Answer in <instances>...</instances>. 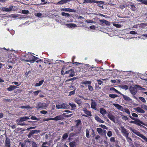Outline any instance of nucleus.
I'll return each mask as SVG.
<instances>
[{"label": "nucleus", "instance_id": "1", "mask_svg": "<svg viewBox=\"0 0 147 147\" xmlns=\"http://www.w3.org/2000/svg\"><path fill=\"white\" fill-rule=\"evenodd\" d=\"M120 128L121 129V131L123 135L125 136L127 140V141L129 142V144L131 146L132 145L134 146V145L133 144L132 139L129 137V133L127 129L124 127L123 126H121Z\"/></svg>", "mask_w": 147, "mask_h": 147}, {"label": "nucleus", "instance_id": "2", "mask_svg": "<svg viewBox=\"0 0 147 147\" xmlns=\"http://www.w3.org/2000/svg\"><path fill=\"white\" fill-rule=\"evenodd\" d=\"M74 122L76 123V125L73 126L72 128H76L77 129L76 130L78 131V133H80L82 129V123L81 121L79 119L75 120Z\"/></svg>", "mask_w": 147, "mask_h": 147}, {"label": "nucleus", "instance_id": "3", "mask_svg": "<svg viewBox=\"0 0 147 147\" xmlns=\"http://www.w3.org/2000/svg\"><path fill=\"white\" fill-rule=\"evenodd\" d=\"M129 129L134 134L143 139L144 140V141L146 142V144H147V138H146L145 136L141 134L138 131L134 129H132V128L130 127Z\"/></svg>", "mask_w": 147, "mask_h": 147}, {"label": "nucleus", "instance_id": "4", "mask_svg": "<svg viewBox=\"0 0 147 147\" xmlns=\"http://www.w3.org/2000/svg\"><path fill=\"white\" fill-rule=\"evenodd\" d=\"M72 115L71 114L67 115L66 113H63L61 115L56 116L54 118H53V120L55 121L62 120L64 119L65 117L67 118L71 117Z\"/></svg>", "mask_w": 147, "mask_h": 147}, {"label": "nucleus", "instance_id": "5", "mask_svg": "<svg viewBox=\"0 0 147 147\" xmlns=\"http://www.w3.org/2000/svg\"><path fill=\"white\" fill-rule=\"evenodd\" d=\"M32 55L29 53L28 54H24L22 55L21 59L23 60L31 62V59H32Z\"/></svg>", "mask_w": 147, "mask_h": 147}, {"label": "nucleus", "instance_id": "6", "mask_svg": "<svg viewBox=\"0 0 147 147\" xmlns=\"http://www.w3.org/2000/svg\"><path fill=\"white\" fill-rule=\"evenodd\" d=\"M138 88L135 86L134 87L130 86L129 87V90L130 93L133 95L132 97L134 98L137 99V98L134 95L137 93Z\"/></svg>", "mask_w": 147, "mask_h": 147}, {"label": "nucleus", "instance_id": "7", "mask_svg": "<svg viewBox=\"0 0 147 147\" xmlns=\"http://www.w3.org/2000/svg\"><path fill=\"white\" fill-rule=\"evenodd\" d=\"M129 117L132 120L135 121L136 122L135 124H136L138 125L139 126L141 127L143 126L141 124L144 125H145L143 121H140V120L139 119L135 118L132 117L131 115L129 116Z\"/></svg>", "mask_w": 147, "mask_h": 147}, {"label": "nucleus", "instance_id": "8", "mask_svg": "<svg viewBox=\"0 0 147 147\" xmlns=\"http://www.w3.org/2000/svg\"><path fill=\"white\" fill-rule=\"evenodd\" d=\"M46 107V104L45 103H42L41 102H39L37 103L35 108L37 109H45Z\"/></svg>", "mask_w": 147, "mask_h": 147}, {"label": "nucleus", "instance_id": "9", "mask_svg": "<svg viewBox=\"0 0 147 147\" xmlns=\"http://www.w3.org/2000/svg\"><path fill=\"white\" fill-rule=\"evenodd\" d=\"M32 59H31V61L30 63H34V61H36V63H38L40 62L41 63L42 62V63L43 62V59H39L38 60H37L38 59H39L38 58L35 57L33 55H32Z\"/></svg>", "mask_w": 147, "mask_h": 147}, {"label": "nucleus", "instance_id": "10", "mask_svg": "<svg viewBox=\"0 0 147 147\" xmlns=\"http://www.w3.org/2000/svg\"><path fill=\"white\" fill-rule=\"evenodd\" d=\"M110 141L111 142H113L115 143V146L116 147H120L118 145L119 141L118 140H115V138L112 137L110 138Z\"/></svg>", "mask_w": 147, "mask_h": 147}, {"label": "nucleus", "instance_id": "11", "mask_svg": "<svg viewBox=\"0 0 147 147\" xmlns=\"http://www.w3.org/2000/svg\"><path fill=\"white\" fill-rule=\"evenodd\" d=\"M21 84V83H20L17 86L11 85L10 86L7 88V90L9 91L13 90L16 88H18V86H20Z\"/></svg>", "mask_w": 147, "mask_h": 147}, {"label": "nucleus", "instance_id": "12", "mask_svg": "<svg viewBox=\"0 0 147 147\" xmlns=\"http://www.w3.org/2000/svg\"><path fill=\"white\" fill-rule=\"evenodd\" d=\"M29 119H30L27 116L21 117L17 121V122L19 123L20 122H23Z\"/></svg>", "mask_w": 147, "mask_h": 147}, {"label": "nucleus", "instance_id": "13", "mask_svg": "<svg viewBox=\"0 0 147 147\" xmlns=\"http://www.w3.org/2000/svg\"><path fill=\"white\" fill-rule=\"evenodd\" d=\"M39 130H33L31 131L28 134V136L29 138H30L34 134L36 133H38L40 132Z\"/></svg>", "mask_w": 147, "mask_h": 147}, {"label": "nucleus", "instance_id": "14", "mask_svg": "<svg viewBox=\"0 0 147 147\" xmlns=\"http://www.w3.org/2000/svg\"><path fill=\"white\" fill-rule=\"evenodd\" d=\"M10 145L9 139L7 137H6L5 144V147H10Z\"/></svg>", "mask_w": 147, "mask_h": 147}, {"label": "nucleus", "instance_id": "15", "mask_svg": "<svg viewBox=\"0 0 147 147\" xmlns=\"http://www.w3.org/2000/svg\"><path fill=\"white\" fill-rule=\"evenodd\" d=\"M134 110L138 113H144L145 112V111L144 110L140 107H137L135 108Z\"/></svg>", "mask_w": 147, "mask_h": 147}, {"label": "nucleus", "instance_id": "16", "mask_svg": "<svg viewBox=\"0 0 147 147\" xmlns=\"http://www.w3.org/2000/svg\"><path fill=\"white\" fill-rule=\"evenodd\" d=\"M69 87L70 88L72 87L73 88V89H71V90H74L73 91H71L69 92V96H70L75 94V92L76 90V88L75 86H72V85L69 86Z\"/></svg>", "mask_w": 147, "mask_h": 147}, {"label": "nucleus", "instance_id": "17", "mask_svg": "<svg viewBox=\"0 0 147 147\" xmlns=\"http://www.w3.org/2000/svg\"><path fill=\"white\" fill-rule=\"evenodd\" d=\"M61 11H69L72 12L76 13V10L75 9H72L69 8H63Z\"/></svg>", "mask_w": 147, "mask_h": 147}, {"label": "nucleus", "instance_id": "18", "mask_svg": "<svg viewBox=\"0 0 147 147\" xmlns=\"http://www.w3.org/2000/svg\"><path fill=\"white\" fill-rule=\"evenodd\" d=\"M74 102L78 104L79 106L81 105L82 101L81 100L78 98H76L74 99Z\"/></svg>", "mask_w": 147, "mask_h": 147}, {"label": "nucleus", "instance_id": "19", "mask_svg": "<svg viewBox=\"0 0 147 147\" xmlns=\"http://www.w3.org/2000/svg\"><path fill=\"white\" fill-rule=\"evenodd\" d=\"M108 117L113 122H115V117L112 114L109 113L107 115Z\"/></svg>", "mask_w": 147, "mask_h": 147}, {"label": "nucleus", "instance_id": "20", "mask_svg": "<svg viewBox=\"0 0 147 147\" xmlns=\"http://www.w3.org/2000/svg\"><path fill=\"white\" fill-rule=\"evenodd\" d=\"M95 119L97 121L100 123H103L105 122L104 121L102 120L99 117H98L97 115L95 116Z\"/></svg>", "mask_w": 147, "mask_h": 147}, {"label": "nucleus", "instance_id": "21", "mask_svg": "<svg viewBox=\"0 0 147 147\" xmlns=\"http://www.w3.org/2000/svg\"><path fill=\"white\" fill-rule=\"evenodd\" d=\"M13 8V6H10L9 7V8L4 7L3 8V10L6 12L10 11H12Z\"/></svg>", "mask_w": 147, "mask_h": 147}, {"label": "nucleus", "instance_id": "22", "mask_svg": "<svg viewBox=\"0 0 147 147\" xmlns=\"http://www.w3.org/2000/svg\"><path fill=\"white\" fill-rule=\"evenodd\" d=\"M71 0H61L58 2L57 4L59 5L63 4L66 3L68 1H70Z\"/></svg>", "mask_w": 147, "mask_h": 147}, {"label": "nucleus", "instance_id": "23", "mask_svg": "<svg viewBox=\"0 0 147 147\" xmlns=\"http://www.w3.org/2000/svg\"><path fill=\"white\" fill-rule=\"evenodd\" d=\"M91 2H90V3H96L97 4L100 3V4H104L105 2L103 1H96L95 0H90Z\"/></svg>", "mask_w": 147, "mask_h": 147}, {"label": "nucleus", "instance_id": "24", "mask_svg": "<svg viewBox=\"0 0 147 147\" xmlns=\"http://www.w3.org/2000/svg\"><path fill=\"white\" fill-rule=\"evenodd\" d=\"M69 28H72V27H76L77 26V25L76 24H65Z\"/></svg>", "mask_w": 147, "mask_h": 147}, {"label": "nucleus", "instance_id": "25", "mask_svg": "<svg viewBox=\"0 0 147 147\" xmlns=\"http://www.w3.org/2000/svg\"><path fill=\"white\" fill-rule=\"evenodd\" d=\"M121 95L123 96L124 100L125 101H129L131 100V99L127 96H125L123 94H121Z\"/></svg>", "mask_w": 147, "mask_h": 147}, {"label": "nucleus", "instance_id": "26", "mask_svg": "<svg viewBox=\"0 0 147 147\" xmlns=\"http://www.w3.org/2000/svg\"><path fill=\"white\" fill-rule=\"evenodd\" d=\"M100 113L102 115L106 114L107 113L106 110L105 109L102 108H100Z\"/></svg>", "mask_w": 147, "mask_h": 147}, {"label": "nucleus", "instance_id": "27", "mask_svg": "<svg viewBox=\"0 0 147 147\" xmlns=\"http://www.w3.org/2000/svg\"><path fill=\"white\" fill-rule=\"evenodd\" d=\"M96 102H92L91 104V108L93 109L96 110Z\"/></svg>", "mask_w": 147, "mask_h": 147}, {"label": "nucleus", "instance_id": "28", "mask_svg": "<svg viewBox=\"0 0 147 147\" xmlns=\"http://www.w3.org/2000/svg\"><path fill=\"white\" fill-rule=\"evenodd\" d=\"M80 134V133H78V131H77V130H76L75 131V133L73 132V133H71L69 134V139L73 137L74 136H75L76 134Z\"/></svg>", "mask_w": 147, "mask_h": 147}, {"label": "nucleus", "instance_id": "29", "mask_svg": "<svg viewBox=\"0 0 147 147\" xmlns=\"http://www.w3.org/2000/svg\"><path fill=\"white\" fill-rule=\"evenodd\" d=\"M61 109H67L68 107H69V106L67 104L65 103H62L61 104Z\"/></svg>", "mask_w": 147, "mask_h": 147}, {"label": "nucleus", "instance_id": "30", "mask_svg": "<svg viewBox=\"0 0 147 147\" xmlns=\"http://www.w3.org/2000/svg\"><path fill=\"white\" fill-rule=\"evenodd\" d=\"M70 72L69 73V77H72L74 76L75 75L74 70L72 69H70Z\"/></svg>", "mask_w": 147, "mask_h": 147}, {"label": "nucleus", "instance_id": "31", "mask_svg": "<svg viewBox=\"0 0 147 147\" xmlns=\"http://www.w3.org/2000/svg\"><path fill=\"white\" fill-rule=\"evenodd\" d=\"M44 80H42L39 81V83H36L35 85L36 87L39 86L41 85L44 82Z\"/></svg>", "mask_w": 147, "mask_h": 147}, {"label": "nucleus", "instance_id": "32", "mask_svg": "<svg viewBox=\"0 0 147 147\" xmlns=\"http://www.w3.org/2000/svg\"><path fill=\"white\" fill-rule=\"evenodd\" d=\"M138 2H140L142 4H144L147 5V0H136Z\"/></svg>", "mask_w": 147, "mask_h": 147}, {"label": "nucleus", "instance_id": "33", "mask_svg": "<svg viewBox=\"0 0 147 147\" xmlns=\"http://www.w3.org/2000/svg\"><path fill=\"white\" fill-rule=\"evenodd\" d=\"M26 144L27 147H32V142L28 140L26 142Z\"/></svg>", "mask_w": 147, "mask_h": 147}, {"label": "nucleus", "instance_id": "34", "mask_svg": "<svg viewBox=\"0 0 147 147\" xmlns=\"http://www.w3.org/2000/svg\"><path fill=\"white\" fill-rule=\"evenodd\" d=\"M69 104L73 109H76V106L75 104L69 103Z\"/></svg>", "mask_w": 147, "mask_h": 147}, {"label": "nucleus", "instance_id": "35", "mask_svg": "<svg viewBox=\"0 0 147 147\" xmlns=\"http://www.w3.org/2000/svg\"><path fill=\"white\" fill-rule=\"evenodd\" d=\"M110 90L112 91H113L116 93L121 94H122L119 91L117 90L116 89L113 87L111 88Z\"/></svg>", "mask_w": 147, "mask_h": 147}, {"label": "nucleus", "instance_id": "36", "mask_svg": "<svg viewBox=\"0 0 147 147\" xmlns=\"http://www.w3.org/2000/svg\"><path fill=\"white\" fill-rule=\"evenodd\" d=\"M131 9L134 11H135L136 10V8L135 6L133 4L130 5Z\"/></svg>", "mask_w": 147, "mask_h": 147}, {"label": "nucleus", "instance_id": "37", "mask_svg": "<svg viewBox=\"0 0 147 147\" xmlns=\"http://www.w3.org/2000/svg\"><path fill=\"white\" fill-rule=\"evenodd\" d=\"M109 97L112 98H115L118 96L117 94H109Z\"/></svg>", "mask_w": 147, "mask_h": 147}, {"label": "nucleus", "instance_id": "38", "mask_svg": "<svg viewBox=\"0 0 147 147\" xmlns=\"http://www.w3.org/2000/svg\"><path fill=\"white\" fill-rule=\"evenodd\" d=\"M85 112L84 113H85L88 116L91 117L92 116L91 112V111H89L88 110H87L86 111H85Z\"/></svg>", "mask_w": 147, "mask_h": 147}, {"label": "nucleus", "instance_id": "39", "mask_svg": "<svg viewBox=\"0 0 147 147\" xmlns=\"http://www.w3.org/2000/svg\"><path fill=\"white\" fill-rule=\"evenodd\" d=\"M113 105L119 110L122 107V106L117 103L114 104Z\"/></svg>", "mask_w": 147, "mask_h": 147}, {"label": "nucleus", "instance_id": "40", "mask_svg": "<svg viewBox=\"0 0 147 147\" xmlns=\"http://www.w3.org/2000/svg\"><path fill=\"white\" fill-rule=\"evenodd\" d=\"M61 15L63 16H65L67 17H68L70 16V15L68 13L63 12L61 13Z\"/></svg>", "mask_w": 147, "mask_h": 147}, {"label": "nucleus", "instance_id": "41", "mask_svg": "<svg viewBox=\"0 0 147 147\" xmlns=\"http://www.w3.org/2000/svg\"><path fill=\"white\" fill-rule=\"evenodd\" d=\"M135 86H136L137 88H138L140 90H146V89L145 88H142L139 85H135Z\"/></svg>", "mask_w": 147, "mask_h": 147}, {"label": "nucleus", "instance_id": "42", "mask_svg": "<svg viewBox=\"0 0 147 147\" xmlns=\"http://www.w3.org/2000/svg\"><path fill=\"white\" fill-rule=\"evenodd\" d=\"M30 119H31L34 120L39 121L40 120V119L39 118H37L35 116H31L30 117Z\"/></svg>", "mask_w": 147, "mask_h": 147}, {"label": "nucleus", "instance_id": "43", "mask_svg": "<svg viewBox=\"0 0 147 147\" xmlns=\"http://www.w3.org/2000/svg\"><path fill=\"white\" fill-rule=\"evenodd\" d=\"M68 135L67 133L64 134L62 138L63 140H66L68 137Z\"/></svg>", "mask_w": 147, "mask_h": 147}, {"label": "nucleus", "instance_id": "44", "mask_svg": "<svg viewBox=\"0 0 147 147\" xmlns=\"http://www.w3.org/2000/svg\"><path fill=\"white\" fill-rule=\"evenodd\" d=\"M86 137L87 138H90L89 131L88 129H86Z\"/></svg>", "mask_w": 147, "mask_h": 147}, {"label": "nucleus", "instance_id": "45", "mask_svg": "<svg viewBox=\"0 0 147 147\" xmlns=\"http://www.w3.org/2000/svg\"><path fill=\"white\" fill-rule=\"evenodd\" d=\"M29 13V11L28 10L25 9L22 10V13L24 14H27Z\"/></svg>", "mask_w": 147, "mask_h": 147}, {"label": "nucleus", "instance_id": "46", "mask_svg": "<svg viewBox=\"0 0 147 147\" xmlns=\"http://www.w3.org/2000/svg\"><path fill=\"white\" fill-rule=\"evenodd\" d=\"M97 130L98 133L99 134L102 133L103 131L102 129L100 128H97Z\"/></svg>", "mask_w": 147, "mask_h": 147}, {"label": "nucleus", "instance_id": "47", "mask_svg": "<svg viewBox=\"0 0 147 147\" xmlns=\"http://www.w3.org/2000/svg\"><path fill=\"white\" fill-rule=\"evenodd\" d=\"M124 111L129 115V117L130 115H131L130 114V112L128 109L127 108L125 109Z\"/></svg>", "mask_w": 147, "mask_h": 147}, {"label": "nucleus", "instance_id": "48", "mask_svg": "<svg viewBox=\"0 0 147 147\" xmlns=\"http://www.w3.org/2000/svg\"><path fill=\"white\" fill-rule=\"evenodd\" d=\"M91 81H84L82 82V84H91Z\"/></svg>", "mask_w": 147, "mask_h": 147}, {"label": "nucleus", "instance_id": "49", "mask_svg": "<svg viewBox=\"0 0 147 147\" xmlns=\"http://www.w3.org/2000/svg\"><path fill=\"white\" fill-rule=\"evenodd\" d=\"M41 90H37L36 91L34 92V96H37L39 94L40 92H41Z\"/></svg>", "mask_w": 147, "mask_h": 147}, {"label": "nucleus", "instance_id": "50", "mask_svg": "<svg viewBox=\"0 0 147 147\" xmlns=\"http://www.w3.org/2000/svg\"><path fill=\"white\" fill-rule=\"evenodd\" d=\"M107 135L109 137H110L112 135V133L111 131H109L107 133Z\"/></svg>", "mask_w": 147, "mask_h": 147}, {"label": "nucleus", "instance_id": "51", "mask_svg": "<svg viewBox=\"0 0 147 147\" xmlns=\"http://www.w3.org/2000/svg\"><path fill=\"white\" fill-rule=\"evenodd\" d=\"M139 98L143 102H146L145 99L143 97H139Z\"/></svg>", "mask_w": 147, "mask_h": 147}, {"label": "nucleus", "instance_id": "52", "mask_svg": "<svg viewBox=\"0 0 147 147\" xmlns=\"http://www.w3.org/2000/svg\"><path fill=\"white\" fill-rule=\"evenodd\" d=\"M32 147H38L37 146V144L34 142H32Z\"/></svg>", "mask_w": 147, "mask_h": 147}, {"label": "nucleus", "instance_id": "53", "mask_svg": "<svg viewBox=\"0 0 147 147\" xmlns=\"http://www.w3.org/2000/svg\"><path fill=\"white\" fill-rule=\"evenodd\" d=\"M121 115L123 116L122 117V119L124 120L125 121H126L128 120V118L127 116H124L123 115Z\"/></svg>", "mask_w": 147, "mask_h": 147}, {"label": "nucleus", "instance_id": "54", "mask_svg": "<svg viewBox=\"0 0 147 147\" xmlns=\"http://www.w3.org/2000/svg\"><path fill=\"white\" fill-rule=\"evenodd\" d=\"M65 67H64L62 68L61 71V74L62 75H64V70H65L66 69H65Z\"/></svg>", "mask_w": 147, "mask_h": 147}, {"label": "nucleus", "instance_id": "55", "mask_svg": "<svg viewBox=\"0 0 147 147\" xmlns=\"http://www.w3.org/2000/svg\"><path fill=\"white\" fill-rule=\"evenodd\" d=\"M86 22L88 23H93L94 22V21L92 20H86L85 21Z\"/></svg>", "mask_w": 147, "mask_h": 147}, {"label": "nucleus", "instance_id": "56", "mask_svg": "<svg viewBox=\"0 0 147 147\" xmlns=\"http://www.w3.org/2000/svg\"><path fill=\"white\" fill-rule=\"evenodd\" d=\"M40 113L41 114L45 115L48 112L45 110H42L40 111Z\"/></svg>", "mask_w": 147, "mask_h": 147}, {"label": "nucleus", "instance_id": "57", "mask_svg": "<svg viewBox=\"0 0 147 147\" xmlns=\"http://www.w3.org/2000/svg\"><path fill=\"white\" fill-rule=\"evenodd\" d=\"M113 25L114 26L116 27L117 28H118L121 27V26L120 24H115V23L113 24Z\"/></svg>", "mask_w": 147, "mask_h": 147}, {"label": "nucleus", "instance_id": "58", "mask_svg": "<svg viewBox=\"0 0 147 147\" xmlns=\"http://www.w3.org/2000/svg\"><path fill=\"white\" fill-rule=\"evenodd\" d=\"M35 15L36 16L40 17L42 15V14L40 13H38L35 14Z\"/></svg>", "mask_w": 147, "mask_h": 147}, {"label": "nucleus", "instance_id": "59", "mask_svg": "<svg viewBox=\"0 0 147 147\" xmlns=\"http://www.w3.org/2000/svg\"><path fill=\"white\" fill-rule=\"evenodd\" d=\"M141 108L147 110V106L144 105H142L141 106Z\"/></svg>", "mask_w": 147, "mask_h": 147}, {"label": "nucleus", "instance_id": "60", "mask_svg": "<svg viewBox=\"0 0 147 147\" xmlns=\"http://www.w3.org/2000/svg\"><path fill=\"white\" fill-rule=\"evenodd\" d=\"M69 144L70 147H76L75 146V144L74 143L71 142L69 143Z\"/></svg>", "mask_w": 147, "mask_h": 147}, {"label": "nucleus", "instance_id": "61", "mask_svg": "<svg viewBox=\"0 0 147 147\" xmlns=\"http://www.w3.org/2000/svg\"><path fill=\"white\" fill-rule=\"evenodd\" d=\"M104 23L107 25L109 26L110 25V23L108 21L105 20Z\"/></svg>", "mask_w": 147, "mask_h": 147}, {"label": "nucleus", "instance_id": "62", "mask_svg": "<svg viewBox=\"0 0 147 147\" xmlns=\"http://www.w3.org/2000/svg\"><path fill=\"white\" fill-rule=\"evenodd\" d=\"M88 88L89 90L90 91H92L93 90L92 86L91 85H88Z\"/></svg>", "mask_w": 147, "mask_h": 147}, {"label": "nucleus", "instance_id": "63", "mask_svg": "<svg viewBox=\"0 0 147 147\" xmlns=\"http://www.w3.org/2000/svg\"><path fill=\"white\" fill-rule=\"evenodd\" d=\"M92 132L91 134V135H92V137H94L95 135V132H94V130L93 129H92Z\"/></svg>", "mask_w": 147, "mask_h": 147}, {"label": "nucleus", "instance_id": "64", "mask_svg": "<svg viewBox=\"0 0 147 147\" xmlns=\"http://www.w3.org/2000/svg\"><path fill=\"white\" fill-rule=\"evenodd\" d=\"M129 34H137V33L135 31H131L129 32Z\"/></svg>", "mask_w": 147, "mask_h": 147}]
</instances>
